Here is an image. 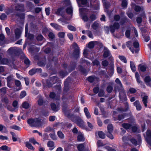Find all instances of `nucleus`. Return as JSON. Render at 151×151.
<instances>
[{"instance_id": "obj_17", "label": "nucleus", "mask_w": 151, "mask_h": 151, "mask_svg": "<svg viewBox=\"0 0 151 151\" xmlns=\"http://www.w3.org/2000/svg\"><path fill=\"white\" fill-rule=\"evenodd\" d=\"M21 31L19 29L17 28L15 30L14 32L16 38L17 39H19L21 35Z\"/></svg>"}, {"instance_id": "obj_6", "label": "nucleus", "mask_w": 151, "mask_h": 151, "mask_svg": "<svg viewBox=\"0 0 151 151\" xmlns=\"http://www.w3.org/2000/svg\"><path fill=\"white\" fill-rule=\"evenodd\" d=\"M22 52V49L16 47H11L7 51L8 54L9 55H17L18 53Z\"/></svg>"}, {"instance_id": "obj_61", "label": "nucleus", "mask_w": 151, "mask_h": 151, "mask_svg": "<svg viewBox=\"0 0 151 151\" xmlns=\"http://www.w3.org/2000/svg\"><path fill=\"white\" fill-rule=\"evenodd\" d=\"M78 150L79 151H82L84 148V146L83 144H80L78 145L77 147Z\"/></svg>"}, {"instance_id": "obj_36", "label": "nucleus", "mask_w": 151, "mask_h": 151, "mask_svg": "<svg viewBox=\"0 0 151 151\" xmlns=\"http://www.w3.org/2000/svg\"><path fill=\"white\" fill-rule=\"evenodd\" d=\"M135 76L137 82L139 83H141V81L140 80L138 72H136L135 73Z\"/></svg>"}, {"instance_id": "obj_54", "label": "nucleus", "mask_w": 151, "mask_h": 151, "mask_svg": "<svg viewBox=\"0 0 151 151\" xmlns=\"http://www.w3.org/2000/svg\"><path fill=\"white\" fill-rule=\"evenodd\" d=\"M57 60V59L56 58H53V57L49 56L48 58V60L50 62H53V63H55V62Z\"/></svg>"}, {"instance_id": "obj_58", "label": "nucleus", "mask_w": 151, "mask_h": 151, "mask_svg": "<svg viewBox=\"0 0 151 151\" xmlns=\"http://www.w3.org/2000/svg\"><path fill=\"white\" fill-rule=\"evenodd\" d=\"M45 131L46 132H54V129L50 127H48L45 129Z\"/></svg>"}, {"instance_id": "obj_62", "label": "nucleus", "mask_w": 151, "mask_h": 151, "mask_svg": "<svg viewBox=\"0 0 151 151\" xmlns=\"http://www.w3.org/2000/svg\"><path fill=\"white\" fill-rule=\"evenodd\" d=\"M86 33L88 36L90 38H93V36L92 34L91 31L89 30L86 31Z\"/></svg>"}, {"instance_id": "obj_56", "label": "nucleus", "mask_w": 151, "mask_h": 151, "mask_svg": "<svg viewBox=\"0 0 151 151\" xmlns=\"http://www.w3.org/2000/svg\"><path fill=\"white\" fill-rule=\"evenodd\" d=\"M15 83L16 86L20 88L17 91H19L21 89V85L20 82L19 80H16Z\"/></svg>"}, {"instance_id": "obj_27", "label": "nucleus", "mask_w": 151, "mask_h": 151, "mask_svg": "<svg viewBox=\"0 0 151 151\" xmlns=\"http://www.w3.org/2000/svg\"><path fill=\"white\" fill-rule=\"evenodd\" d=\"M51 107L52 110L55 111H58L59 109L58 106H56L54 103H52L51 104Z\"/></svg>"}, {"instance_id": "obj_57", "label": "nucleus", "mask_w": 151, "mask_h": 151, "mask_svg": "<svg viewBox=\"0 0 151 151\" xmlns=\"http://www.w3.org/2000/svg\"><path fill=\"white\" fill-rule=\"evenodd\" d=\"M10 128L11 129L19 131L21 129L20 127L16 125H13L10 126Z\"/></svg>"}, {"instance_id": "obj_10", "label": "nucleus", "mask_w": 151, "mask_h": 151, "mask_svg": "<svg viewBox=\"0 0 151 151\" xmlns=\"http://www.w3.org/2000/svg\"><path fill=\"white\" fill-rule=\"evenodd\" d=\"M58 79V77L56 76L52 77L50 78V80H47L46 81V83L47 85L49 87L52 86V85L56 83Z\"/></svg>"}, {"instance_id": "obj_33", "label": "nucleus", "mask_w": 151, "mask_h": 151, "mask_svg": "<svg viewBox=\"0 0 151 151\" xmlns=\"http://www.w3.org/2000/svg\"><path fill=\"white\" fill-rule=\"evenodd\" d=\"M22 106L23 108L27 109L29 108L30 105L28 102L25 101L22 103Z\"/></svg>"}, {"instance_id": "obj_8", "label": "nucleus", "mask_w": 151, "mask_h": 151, "mask_svg": "<svg viewBox=\"0 0 151 151\" xmlns=\"http://www.w3.org/2000/svg\"><path fill=\"white\" fill-rule=\"evenodd\" d=\"M131 44V42H127V46L130 50L132 53H134V52H137L139 50L138 47H139V44L137 42H134L133 43V45L135 49L133 48H131L129 45Z\"/></svg>"}, {"instance_id": "obj_24", "label": "nucleus", "mask_w": 151, "mask_h": 151, "mask_svg": "<svg viewBox=\"0 0 151 151\" xmlns=\"http://www.w3.org/2000/svg\"><path fill=\"white\" fill-rule=\"evenodd\" d=\"M104 7L106 9V11H107L109 7L110 6V3L108 1H106V0H102Z\"/></svg>"}, {"instance_id": "obj_15", "label": "nucleus", "mask_w": 151, "mask_h": 151, "mask_svg": "<svg viewBox=\"0 0 151 151\" xmlns=\"http://www.w3.org/2000/svg\"><path fill=\"white\" fill-rule=\"evenodd\" d=\"M139 139L138 141L137 142L135 139H132L130 140L131 142L135 145H139L141 142V137L139 135H138Z\"/></svg>"}, {"instance_id": "obj_34", "label": "nucleus", "mask_w": 151, "mask_h": 151, "mask_svg": "<svg viewBox=\"0 0 151 151\" xmlns=\"http://www.w3.org/2000/svg\"><path fill=\"white\" fill-rule=\"evenodd\" d=\"M25 144L26 147L28 148L33 150H34V148L29 142H25Z\"/></svg>"}, {"instance_id": "obj_38", "label": "nucleus", "mask_w": 151, "mask_h": 151, "mask_svg": "<svg viewBox=\"0 0 151 151\" xmlns=\"http://www.w3.org/2000/svg\"><path fill=\"white\" fill-rule=\"evenodd\" d=\"M127 114H124L121 115H119L118 116V119L119 121H120L126 117L127 116Z\"/></svg>"}, {"instance_id": "obj_19", "label": "nucleus", "mask_w": 151, "mask_h": 151, "mask_svg": "<svg viewBox=\"0 0 151 151\" xmlns=\"http://www.w3.org/2000/svg\"><path fill=\"white\" fill-rule=\"evenodd\" d=\"M110 55L111 53L109 50L106 47H104L103 57L105 58H107L110 56Z\"/></svg>"}, {"instance_id": "obj_59", "label": "nucleus", "mask_w": 151, "mask_h": 151, "mask_svg": "<svg viewBox=\"0 0 151 151\" xmlns=\"http://www.w3.org/2000/svg\"><path fill=\"white\" fill-rule=\"evenodd\" d=\"M67 27L71 31H75L76 30V29L75 27L71 25H68Z\"/></svg>"}, {"instance_id": "obj_25", "label": "nucleus", "mask_w": 151, "mask_h": 151, "mask_svg": "<svg viewBox=\"0 0 151 151\" xmlns=\"http://www.w3.org/2000/svg\"><path fill=\"white\" fill-rule=\"evenodd\" d=\"M48 147H50V149L52 150L55 148L54 144L53 142L52 141H49L47 143Z\"/></svg>"}, {"instance_id": "obj_1", "label": "nucleus", "mask_w": 151, "mask_h": 151, "mask_svg": "<svg viewBox=\"0 0 151 151\" xmlns=\"http://www.w3.org/2000/svg\"><path fill=\"white\" fill-rule=\"evenodd\" d=\"M63 110L66 116L70 118L72 121L76 123L79 127L83 129L85 128V122L80 117L76 115L68 114L67 111L64 108H63Z\"/></svg>"}, {"instance_id": "obj_20", "label": "nucleus", "mask_w": 151, "mask_h": 151, "mask_svg": "<svg viewBox=\"0 0 151 151\" xmlns=\"http://www.w3.org/2000/svg\"><path fill=\"white\" fill-rule=\"evenodd\" d=\"M15 8L17 11H23L24 10V6L22 4H17L15 6Z\"/></svg>"}, {"instance_id": "obj_46", "label": "nucleus", "mask_w": 151, "mask_h": 151, "mask_svg": "<svg viewBox=\"0 0 151 151\" xmlns=\"http://www.w3.org/2000/svg\"><path fill=\"white\" fill-rule=\"evenodd\" d=\"M45 59H44V60L39 62L37 63V64L39 66L41 67L45 65Z\"/></svg>"}, {"instance_id": "obj_44", "label": "nucleus", "mask_w": 151, "mask_h": 151, "mask_svg": "<svg viewBox=\"0 0 151 151\" xmlns=\"http://www.w3.org/2000/svg\"><path fill=\"white\" fill-rule=\"evenodd\" d=\"M27 93L26 91H23L20 93L19 95V98L20 99H22L24 98L26 95Z\"/></svg>"}, {"instance_id": "obj_23", "label": "nucleus", "mask_w": 151, "mask_h": 151, "mask_svg": "<svg viewBox=\"0 0 151 151\" xmlns=\"http://www.w3.org/2000/svg\"><path fill=\"white\" fill-rule=\"evenodd\" d=\"M133 104L134 105L136 106V109L137 110L139 111L141 110L142 108V107L139 101H136L133 103Z\"/></svg>"}, {"instance_id": "obj_22", "label": "nucleus", "mask_w": 151, "mask_h": 151, "mask_svg": "<svg viewBox=\"0 0 151 151\" xmlns=\"http://www.w3.org/2000/svg\"><path fill=\"white\" fill-rule=\"evenodd\" d=\"M77 140L78 141L81 142L84 140L83 134L82 133L79 132L77 137Z\"/></svg>"}, {"instance_id": "obj_13", "label": "nucleus", "mask_w": 151, "mask_h": 151, "mask_svg": "<svg viewBox=\"0 0 151 151\" xmlns=\"http://www.w3.org/2000/svg\"><path fill=\"white\" fill-rule=\"evenodd\" d=\"M119 97L120 99L124 101H126L127 100L126 96L125 94V92L123 88H122L119 90Z\"/></svg>"}, {"instance_id": "obj_50", "label": "nucleus", "mask_w": 151, "mask_h": 151, "mask_svg": "<svg viewBox=\"0 0 151 151\" xmlns=\"http://www.w3.org/2000/svg\"><path fill=\"white\" fill-rule=\"evenodd\" d=\"M58 21V22H61L62 23V24L63 25L68 23V22L63 18H60L59 19Z\"/></svg>"}, {"instance_id": "obj_4", "label": "nucleus", "mask_w": 151, "mask_h": 151, "mask_svg": "<svg viewBox=\"0 0 151 151\" xmlns=\"http://www.w3.org/2000/svg\"><path fill=\"white\" fill-rule=\"evenodd\" d=\"M119 23L115 22L113 25H110L109 27L108 26H105L104 27V29L107 33H109V30L111 33H113L115 32L116 29H119Z\"/></svg>"}, {"instance_id": "obj_60", "label": "nucleus", "mask_w": 151, "mask_h": 151, "mask_svg": "<svg viewBox=\"0 0 151 151\" xmlns=\"http://www.w3.org/2000/svg\"><path fill=\"white\" fill-rule=\"evenodd\" d=\"M80 70L81 72L82 73L84 74H86L87 73L86 70L84 69L83 67L81 66H79Z\"/></svg>"}, {"instance_id": "obj_52", "label": "nucleus", "mask_w": 151, "mask_h": 151, "mask_svg": "<svg viewBox=\"0 0 151 151\" xmlns=\"http://www.w3.org/2000/svg\"><path fill=\"white\" fill-rule=\"evenodd\" d=\"M119 58L122 62H124L125 63H127V60L124 56L122 55H119Z\"/></svg>"}, {"instance_id": "obj_11", "label": "nucleus", "mask_w": 151, "mask_h": 151, "mask_svg": "<svg viewBox=\"0 0 151 151\" xmlns=\"http://www.w3.org/2000/svg\"><path fill=\"white\" fill-rule=\"evenodd\" d=\"M90 5L93 6L95 10H98L99 9L100 3L98 0H90Z\"/></svg>"}, {"instance_id": "obj_28", "label": "nucleus", "mask_w": 151, "mask_h": 151, "mask_svg": "<svg viewBox=\"0 0 151 151\" xmlns=\"http://www.w3.org/2000/svg\"><path fill=\"white\" fill-rule=\"evenodd\" d=\"M130 20L128 19L126 17H124L121 19L120 22V23L121 24H123L125 23L129 22Z\"/></svg>"}, {"instance_id": "obj_64", "label": "nucleus", "mask_w": 151, "mask_h": 151, "mask_svg": "<svg viewBox=\"0 0 151 151\" xmlns=\"http://www.w3.org/2000/svg\"><path fill=\"white\" fill-rule=\"evenodd\" d=\"M60 75L62 76V78L67 75L68 73L67 72H64L63 71H61L60 73Z\"/></svg>"}, {"instance_id": "obj_18", "label": "nucleus", "mask_w": 151, "mask_h": 151, "mask_svg": "<svg viewBox=\"0 0 151 151\" xmlns=\"http://www.w3.org/2000/svg\"><path fill=\"white\" fill-rule=\"evenodd\" d=\"M9 62V60L6 58H1V57L0 56V64H8Z\"/></svg>"}, {"instance_id": "obj_2", "label": "nucleus", "mask_w": 151, "mask_h": 151, "mask_svg": "<svg viewBox=\"0 0 151 151\" xmlns=\"http://www.w3.org/2000/svg\"><path fill=\"white\" fill-rule=\"evenodd\" d=\"M87 10L83 8L79 9V13L82 19L84 22H92L95 20L97 17L94 14H91L89 17L87 15Z\"/></svg>"}, {"instance_id": "obj_37", "label": "nucleus", "mask_w": 151, "mask_h": 151, "mask_svg": "<svg viewBox=\"0 0 151 151\" xmlns=\"http://www.w3.org/2000/svg\"><path fill=\"white\" fill-rule=\"evenodd\" d=\"M99 24L96 22H95L92 26V28L95 30L97 29L99 27Z\"/></svg>"}, {"instance_id": "obj_41", "label": "nucleus", "mask_w": 151, "mask_h": 151, "mask_svg": "<svg viewBox=\"0 0 151 151\" xmlns=\"http://www.w3.org/2000/svg\"><path fill=\"white\" fill-rule=\"evenodd\" d=\"M130 66L131 70L133 72H134L136 70V68L135 65L132 61H130Z\"/></svg>"}, {"instance_id": "obj_40", "label": "nucleus", "mask_w": 151, "mask_h": 151, "mask_svg": "<svg viewBox=\"0 0 151 151\" xmlns=\"http://www.w3.org/2000/svg\"><path fill=\"white\" fill-rule=\"evenodd\" d=\"M52 133L50 134V137L53 140H56L57 139V137L56 135L55 131L54 132H52Z\"/></svg>"}, {"instance_id": "obj_29", "label": "nucleus", "mask_w": 151, "mask_h": 151, "mask_svg": "<svg viewBox=\"0 0 151 151\" xmlns=\"http://www.w3.org/2000/svg\"><path fill=\"white\" fill-rule=\"evenodd\" d=\"M126 105V109H124L122 108H118L117 109V110L119 111H126L128 110V104L127 103L125 104Z\"/></svg>"}, {"instance_id": "obj_12", "label": "nucleus", "mask_w": 151, "mask_h": 151, "mask_svg": "<svg viewBox=\"0 0 151 151\" xmlns=\"http://www.w3.org/2000/svg\"><path fill=\"white\" fill-rule=\"evenodd\" d=\"M79 6L89 7V5L87 0H76Z\"/></svg>"}, {"instance_id": "obj_9", "label": "nucleus", "mask_w": 151, "mask_h": 151, "mask_svg": "<svg viewBox=\"0 0 151 151\" xmlns=\"http://www.w3.org/2000/svg\"><path fill=\"white\" fill-rule=\"evenodd\" d=\"M145 140L148 144V147H150L151 149V131L150 130H147L146 135L144 136Z\"/></svg>"}, {"instance_id": "obj_55", "label": "nucleus", "mask_w": 151, "mask_h": 151, "mask_svg": "<svg viewBox=\"0 0 151 151\" xmlns=\"http://www.w3.org/2000/svg\"><path fill=\"white\" fill-rule=\"evenodd\" d=\"M22 55L24 57V63L27 65H29L30 63V61L29 59L27 58H25V56L24 54H23Z\"/></svg>"}, {"instance_id": "obj_21", "label": "nucleus", "mask_w": 151, "mask_h": 151, "mask_svg": "<svg viewBox=\"0 0 151 151\" xmlns=\"http://www.w3.org/2000/svg\"><path fill=\"white\" fill-rule=\"evenodd\" d=\"M144 81L148 86H151V79L149 76H146L144 78Z\"/></svg>"}, {"instance_id": "obj_39", "label": "nucleus", "mask_w": 151, "mask_h": 151, "mask_svg": "<svg viewBox=\"0 0 151 151\" xmlns=\"http://www.w3.org/2000/svg\"><path fill=\"white\" fill-rule=\"evenodd\" d=\"M0 131H2L4 132H6L7 131L6 127L2 124H0Z\"/></svg>"}, {"instance_id": "obj_48", "label": "nucleus", "mask_w": 151, "mask_h": 151, "mask_svg": "<svg viewBox=\"0 0 151 151\" xmlns=\"http://www.w3.org/2000/svg\"><path fill=\"white\" fill-rule=\"evenodd\" d=\"M57 134L58 137L61 139H63L64 138V134L61 131H58L57 132Z\"/></svg>"}, {"instance_id": "obj_31", "label": "nucleus", "mask_w": 151, "mask_h": 151, "mask_svg": "<svg viewBox=\"0 0 151 151\" xmlns=\"http://www.w3.org/2000/svg\"><path fill=\"white\" fill-rule=\"evenodd\" d=\"M122 126L124 128L128 130L131 128L132 125L128 123H124L122 124Z\"/></svg>"}, {"instance_id": "obj_32", "label": "nucleus", "mask_w": 151, "mask_h": 151, "mask_svg": "<svg viewBox=\"0 0 151 151\" xmlns=\"http://www.w3.org/2000/svg\"><path fill=\"white\" fill-rule=\"evenodd\" d=\"M134 10L136 12H139L141 11H143L144 10V8L142 6H135L134 7Z\"/></svg>"}, {"instance_id": "obj_63", "label": "nucleus", "mask_w": 151, "mask_h": 151, "mask_svg": "<svg viewBox=\"0 0 151 151\" xmlns=\"http://www.w3.org/2000/svg\"><path fill=\"white\" fill-rule=\"evenodd\" d=\"M96 78L93 76H89L88 78V80L90 82H92L95 81Z\"/></svg>"}, {"instance_id": "obj_42", "label": "nucleus", "mask_w": 151, "mask_h": 151, "mask_svg": "<svg viewBox=\"0 0 151 151\" xmlns=\"http://www.w3.org/2000/svg\"><path fill=\"white\" fill-rule=\"evenodd\" d=\"M128 3L126 0H123L122 1V6L123 8H126L127 5Z\"/></svg>"}, {"instance_id": "obj_3", "label": "nucleus", "mask_w": 151, "mask_h": 151, "mask_svg": "<svg viewBox=\"0 0 151 151\" xmlns=\"http://www.w3.org/2000/svg\"><path fill=\"white\" fill-rule=\"evenodd\" d=\"M43 120L40 118L28 119L27 122L29 125L32 127H39L42 124Z\"/></svg>"}, {"instance_id": "obj_7", "label": "nucleus", "mask_w": 151, "mask_h": 151, "mask_svg": "<svg viewBox=\"0 0 151 151\" xmlns=\"http://www.w3.org/2000/svg\"><path fill=\"white\" fill-rule=\"evenodd\" d=\"M64 5L65 6L67 7L66 9V12L69 14H70L71 15L73 12V8L71 5L70 1L68 0H65L64 2Z\"/></svg>"}, {"instance_id": "obj_14", "label": "nucleus", "mask_w": 151, "mask_h": 151, "mask_svg": "<svg viewBox=\"0 0 151 151\" xmlns=\"http://www.w3.org/2000/svg\"><path fill=\"white\" fill-rule=\"evenodd\" d=\"M141 96L142 97V101L143 103L144 104V105L145 107H147V99L148 98V96L147 94L144 93H142L141 94Z\"/></svg>"}, {"instance_id": "obj_47", "label": "nucleus", "mask_w": 151, "mask_h": 151, "mask_svg": "<svg viewBox=\"0 0 151 151\" xmlns=\"http://www.w3.org/2000/svg\"><path fill=\"white\" fill-rule=\"evenodd\" d=\"M139 67L140 68L141 70L143 72L145 71L147 68L146 66L145 65H139Z\"/></svg>"}, {"instance_id": "obj_16", "label": "nucleus", "mask_w": 151, "mask_h": 151, "mask_svg": "<svg viewBox=\"0 0 151 151\" xmlns=\"http://www.w3.org/2000/svg\"><path fill=\"white\" fill-rule=\"evenodd\" d=\"M51 26L55 28L56 30L60 31L62 30V27L58 24L55 23H51Z\"/></svg>"}, {"instance_id": "obj_26", "label": "nucleus", "mask_w": 151, "mask_h": 151, "mask_svg": "<svg viewBox=\"0 0 151 151\" xmlns=\"http://www.w3.org/2000/svg\"><path fill=\"white\" fill-rule=\"evenodd\" d=\"M84 111L85 115L88 119H89L91 117V115L88 111V110L87 107L84 108Z\"/></svg>"}, {"instance_id": "obj_5", "label": "nucleus", "mask_w": 151, "mask_h": 151, "mask_svg": "<svg viewBox=\"0 0 151 151\" xmlns=\"http://www.w3.org/2000/svg\"><path fill=\"white\" fill-rule=\"evenodd\" d=\"M96 42L93 41L90 42L88 44V48L85 49L83 52V55L84 57L87 58H90L88 56L91 50L90 49L93 48Z\"/></svg>"}, {"instance_id": "obj_53", "label": "nucleus", "mask_w": 151, "mask_h": 151, "mask_svg": "<svg viewBox=\"0 0 151 151\" xmlns=\"http://www.w3.org/2000/svg\"><path fill=\"white\" fill-rule=\"evenodd\" d=\"M10 133L12 135V139L13 141L14 142L16 141L17 140V139L15 134L12 132H10Z\"/></svg>"}, {"instance_id": "obj_35", "label": "nucleus", "mask_w": 151, "mask_h": 151, "mask_svg": "<svg viewBox=\"0 0 151 151\" xmlns=\"http://www.w3.org/2000/svg\"><path fill=\"white\" fill-rule=\"evenodd\" d=\"M49 96L51 98L53 99L55 98V99H59V96H58L56 97L55 93L53 92H51L50 93Z\"/></svg>"}, {"instance_id": "obj_51", "label": "nucleus", "mask_w": 151, "mask_h": 151, "mask_svg": "<svg viewBox=\"0 0 151 151\" xmlns=\"http://www.w3.org/2000/svg\"><path fill=\"white\" fill-rule=\"evenodd\" d=\"M29 141L30 142L32 143L34 145L37 144L40 146H41V145H40L38 142H37L34 138H31L29 139Z\"/></svg>"}, {"instance_id": "obj_49", "label": "nucleus", "mask_w": 151, "mask_h": 151, "mask_svg": "<svg viewBox=\"0 0 151 151\" xmlns=\"http://www.w3.org/2000/svg\"><path fill=\"white\" fill-rule=\"evenodd\" d=\"M39 98V99L38 101V104L40 106H41L43 104V100L42 98L40 96H38V97Z\"/></svg>"}, {"instance_id": "obj_43", "label": "nucleus", "mask_w": 151, "mask_h": 151, "mask_svg": "<svg viewBox=\"0 0 151 151\" xmlns=\"http://www.w3.org/2000/svg\"><path fill=\"white\" fill-rule=\"evenodd\" d=\"M98 134L99 137L101 139H104L105 138V136L102 131H99L98 132Z\"/></svg>"}, {"instance_id": "obj_30", "label": "nucleus", "mask_w": 151, "mask_h": 151, "mask_svg": "<svg viewBox=\"0 0 151 151\" xmlns=\"http://www.w3.org/2000/svg\"><path fill=\"white\" fill-rule=\"evenodd\" d=\"M1 150L5 151H10V148L6 145H3L0 147V150Z\"/></svg>"}, {"instance_id": "obj_45", "label": "nucleus", "mask_w": 151, "mask_h": 151, "mask_svg": "<svg viewBox=\"0 0 151 151\" xmlns=\"http://www.w3.org/2000/svg\"><path fill=\"white\" fill-rule=\"evenodd\" d=\"M108 131L109 132H112L113 130V128L112 124H109L107 126Z\"/></svg>"}]
</instances>
